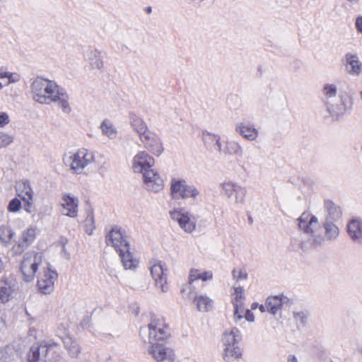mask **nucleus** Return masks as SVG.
<instances>
[{
	"mask_svg": "<svg viewBox=\"0 0 362 362\" xmlns=\"http://www.w3.org/2000/svg\"><path fill=\"white\" fill-rule=\"evenodd\" d=\"M324 95V103L325 106L332 102H335L337 93V86L332 83H327L324 86L322 89Z\"/></svg>",
	"mask_w": 362,
	"mask_h": 362,
	"instance_id": "nucleus-35",
	"label": "nucleus"
},
{
	"mask_svg": "<svg viewBox=\"0 0 362 362\" xmlns=\"http://www.w3.org/2000/svg\"><path fill=\"white\" fill-rule=\"evenodd\" d=\"M64 163L69 167L74 174H81L83 169L94 161V154L87 149L82 148L75 153L69 152L63 158Z\"/></svg>",
	"mask_w": 362,
	"mask_h": 362,
	"instance_id": "nucleus-5",
	"label": "nucleus"
},
{
	"mask_svg": "<svg viewBox=\"0 0 362 362\" xmlns=\"http://www.w3.org/2000/svg\"><path fill=\"white\" fill-rule=\"evenodd\" d=\"M188 279L190 282H194L197 280H202V281H211L213 279V272L211 271L192 269L189 272Z\"/></svg>",
	"mask_w": 362,
	"mask_h": 362,
	"instance_id": "nucleus-31",
	"label": "nucleus"
},
{
	"mask_svg": "<svg viewBox=\"0 0 362 362\" xmlns=\"http://www.w3.org/2000/svg\"><path fill=\"white\" fill-rule=\"evenodd\" d=\"M83 230L86 233L90 235L95 228V218L93 210L86 211V216L83 224Z\"/></svg>",
	"mask_w": 362,
	"mask_h": 362,
	"instance_id": "nucleus-39",
	"label": "nucleus"
},
{
	"mask_svg": "<svg viewBox=\"0 0 362 362\" xmlns=\"http://www.w3.org/2000/svg\"><path fill=\"white\" fill-rule=\"evenodd\" d=\"M242 339L240 331L237 327H233L224 332L222 336L223 358L226 361L238 359L242 356V350L238 346Z\"/></svg>",
	"mask_w": 362,
	"mask_h": 362,
	"instance_id": "nucleus-4",
	"label": "nucleus"
},
{
	"mask_svg": "<svg viewBox=\"0 0 362 362\" xmlns=\"http://www.w3.org/2000/svg\"><path fill=\"white\" fill-rule=\"evenodd\" d=\"M36 238V231L34 228H28L24 230L17 245L13 246V250L16 254H20L31 245Z\"/></svg>",
	"mask_w": 362,
	"mask_h": 362,
	"instance_id": "nucleus-20",
	"label": "nucleus"
},
{
	"mask_svg": "<svg viewBox=\"0 0 362 362\" xmlns=\"http://www.w3.org/2000/svg\"><path fill=\"white\" fill-rule=\"evenodd\" d=\"M19 81V74L6 71L2 69H0V89H2L5 86H7L11 83H16Z\"/></svg>",
	"mask_w": 362,
	"mask_h": 362,
	"instance_id": "nucleus-34",
	"label": "nucleus"
},
{
	"mask_svg": "<svg viewBox=\"0 0 362 362\" xmlns=\"http://www.w3.org/2000/svg\"><path fill=\"white\" fill-rule=\"evenodd\" d=\"M21 207L22 204L21 200L15 197L9 202L7 209L9 212L16 213L20 211Z\"/></svg>",
	"mask_w": 362,
	"mask_h": 362,
	"instance_id": "nucleus-47",
	"label": "nucleus"
},
{
	"mask_svg": "<svg viewBox=\"0 0 362 362\" xmlns=\"http://www.w3.org/2000/svg\"><path fill=\"white\" fill-rule=\"evenodd\" d=\"M298 226L303 232L302 247L305 248H317L322 245L325 240L332 242L339 236V228L336 222L323 221L324 235L321 232V225L317 216L304 211L297 218Z\"/></svg>",
	"mask_w": 362,
	"mask_h": 362,
	"instance_id": "nucleus-1",
	"label": "nucleus"
},
{
	"mask_svg": "<svg viewBox=\"0 0 362 362\" xmlns=\"http://www.w3.org/2000/svg\"><path fill=\"white\" fill-rule=\"evenodd\" d=\"M107 245H111L118 252L122 249H126L130 246L125 231L118 226H115L109 232L106 237Z\"/></svg>",
	"mask_w": 362,
	"mask_h": 362,
	"instance_id": "nucleus-13",
	"label": "nucleus"
},
{
	"mask_svg": "<svg viewBox=\"0 0 362 362\" xmlns=\"http://www.w3.org/2000/svg\"><path fill=\"white\" fill-rule=\"evenodd\" d=\"M234 292L232 293L233 305L235 304H244L245 300V290L240 286H233Z\"/></svg>",
	"mask_w": 362,
	"mask_h": 362,
	"instance_id": "nucleus-42",
	"label": "nucleus"
},
{
	"mask_svg": "<svg viewBox=\"0 0 362 362\" xmlns=\"http://www.w3.org/2000/svg\"><path fill=\"white\" fill-rule=\"evenodd\" d=\"M154 163L153 158L146 151H140L133 158L132 169L134 173H144L146 170H151Z\"/></svg>",
	"mask_w": 362,
	"mask_h": 362,
	"instance_id": "nucleus-14",
	"label": "nucleus"
},
{
	"mask_svg": "<svg viewBox=\"0 0 362 362\" xmlns=\"http://www.w3.org/2000/svg\"><path fill=\"white\" fill-rule=\"evenodd\" d=\"M167 327L163 320H152L148 327L140 329V335L145 342L149 344L147 350L157 362H174V351L163 346V342L168 337Z\"/></svg>",
	"mask_w": 362,
	"mask_h": 362,
	"instance_id": "nucleus-3",
	"label": "nucleus"
},
{
	"mask_svg": "<svg viewBox=\"0 0 362 362\" xmlns=\"http://www.w3.org/2000/svg\"><path fill=\"white\" fill-rule=\"evenodd\" d=\"M259 310H260L262 313H264V312H265V311L267 310V307H266V305L264 306V305H260L259 306Z\"/></svg>",
	"mask_w": 362,
	"mask_h": 362,
	"instance_id": "nucleus-55",
	"label": "nucleus"
},
{
	"mask_svg": "<svg viewBox=\"0 0 362 362\" xmlns=\"http://www.w3.org/2000/svg\"><path fill=\"white\" fill-rule=\"evenodd\" d=\"M144 148L156 156H160L163 151V143L160 136L156 132L148 130L139 138Z\"/></svg>",
	"mask_w": 362,
	"mask_h": 362,
	"instance_id": "nucleus-11",
	"label": "nucleus"
},
{
	"mask_svg": "<svg viewBox=\"0 0 362 362\" xmlns=\"http://www.w3.org/2000/svg\"><path fill=\"white\" fill-rule=\"evenodd\" d=\"M16 192L22 199H33L34 192L30 182L26 180H21L17 183Z\"/></svg>",
	"mask_w": 362,
	"mask_h": 362,
	"instance_id": "nucleus-30",
	"label": "nucleus"
},
{
	"mask_svg": "<svg viewBox=\"0 0 362 362\" xmlns=\"http://www.w3.org/2000/svg\"><path fill=\"white\" fill-rule=\"evenodd\" d=\"M295 316L297 320L300 319L303 323L304 322L303 319L306 317L303 312L296 313Z\"/></svg>",
	"mask_w": 362,
	"mask_h": 362,
	"instance_id": "nucleus-53",
	"label": "nucleus"
},
{
	"mask_svg": "<svg viewBox=\"0 0 362 362\" xmlns=\"http://www.w3.org/2000/svg\"><path fill=\"white\" fill-rule=\"evenodd\" d=\"M346 230L349 237L354 243L362 244V221L361 219H351L347 223Z\"/></svg>",
	"mask_w": 362,
	"mask_h": 362,
	"instance_id": "nucleus-22",
	"label": "nucleus"
},
{
	"mask_svg": "<svg viewBox=\"0 0 362 362\" xmlns=\"http://www.w3.org/2000/svg\"><path fill=\"white\" fill-rule=\"evenodd\" d=\"M345 69L351 76H358L362 70V63L356 54L348 53L345 56Z\"/></svg>",
	"mask_w": 362,
	"mask_h": 362,
	"instance_id": "nucleus-25",
	"label": "nucleus"
},
{
	"mask_svg": "<svg viewBox=\"0 0 362 362\" xmlns=\"http://www.w3.org/2000/svg\"><path fill=\"white\" fill-rule=\"evenodd\" d=\"M287 362H298V361L295 356L289 355L287 358Z\"/></svg>",
	"mask_w": 362,
	"mask_h": 362,
	"instance_id": "nucleus-54",
	"label": "nucleus"
},
{
	"mask_svg": "<svg viewBox=\"0 0 362 362\" xmlns=\"http://www.w3.org/2000/svg\"><path fill=\"white\" fill-rule=\"evenodd\" d=\"M100 129L103 134L105 135L109 139H114L117 137V129L110 120H104L100 124Z\"/></svg>",
	"mask_w": 362,
	"mask_h": 362,
	"instance_id": "nucleus-37",
	"label": "nucleus"
},
{
	"mask_svg": "<svg viewBox=\"0 0 362 362\" xmlns=\"http://www.w3.org/2000/svg\"><path fill=\"white\" fill-rule=\"evenodd\" d=\"M257 303H253L252 304V305H251V308H252V310H255V309H256V308H257Z\"/></svg>",
	"mask_w": 362,
	"mask_h": 362,
	"instance_id": "nucleus-57",
	"label": "nucleus"
},
{
	"mask_svg": "<svg viewBox=\"0 0 362 362\" xmlns=\"http://www.w3.org/2000/svg\"><path fill=\"white\" fill-rule=\"evenodd\" d=\"M249 160H250V157L249 156H246L245 158V159L243 161H241L240 166L244 170H246L249 167V165H250Z\"/></svg>",
	"mask_w": 362,
	"mask_h": 362,
	"instance_id": "nucleus-52",
	"label": "nucleus"
},
{
	"mask_svg": "<svg viewBox=\"0 0 362 362\" xmlns=\"http://www.w3.org/2000/svg\"><path fill=\"white\" fill-rule=\"evenodd\" d=\"M243 149L238 141L235 140H227L225 141L224 146H222L221 153L226 156H235L241 157L243 156Z\"/></svg>",
	"mask_w": 362,
	"mask_h": 362,
	"instance_id": "nucleus-27",
	"label": "nucleus"
},
{
	"mask_svg": "<svg viewBox=\"0 0 362 362\" xmlns=\"http://www.w3.org/2000/svg\"><path fill=\"white\" fill-rule=\"evenodd\" d=\"M244 317L247 322H252L255 321L254 314L250 310L246 309Z\"/></svg>",
	"mask_w": 362,
	"mask_h": 362,
	"instance_id": "nucleus-50",
	"label": "nucleus"
},
{
	"mask_svg": "<svg viewBox=\"0 0 362 362\" xmlns=\"http://www.w3.org/2000/svg\"><path fill=\"white\" fill-rule=\"evenodd\" d=\"M79 201L77 197L69 194L63 195L61 206L62 214L71 218H75L78 215Z\"/></svg>",
	"mask_w": 362,
	"mask_h": 362,
	"instance_id": "nucleus-17",
	"label": "nucleus"
},
{
	"mask_svg": "<svg viewBox=\"0 0 362 362\" xmlns=\"http://www.w3.org/2000/svg\"><path fill=\"white\" fill-rule=\"evenodd\" d=\"M247 190L245 187H240L236 189L235 192L233 194L234 201L237 204H242L245 200V197L246 195Z\"/></svg>",
	"mask_w": 362,
	"mask_h": 362,
	"instance_id": "nucleus-45",
	"label": "nucleus"
},
{
	"mask_svg": "<svg viewBox=\"0 0 362 362\" xmlns=\"http://www.w3.org/2000/svg\"><path fill=\"white\" fill-rule=\"evenodd\" d=\"M235 132L247 141H253L259 136V131L255 125L249 122H238L235 124Z\"/></svg>",
	"mask_w": 362,
	"mask_h": 362,
	"instance_id": "nucleus-19",
	"label": "nucleus"
},
{
	"mask_svg": "<svg viewBox=\"0 0 362 362\" xmlns=\"http://www.w3.org/2000/svg\"><path fill=\"white\" fill-rule=\"evenodd\" d=\"M188 183L182 178L173 177L170 182V195L173 199H182Z\"/></svg>",
	"mask_w": 362,
	"mask_h": 362,
	"instance_id": "nucleus-23",
	"label": "nucleus"
},
{
	"mask_svg": "<svg viewBox=\"0 0 362 362\" xmlns=\"http://www.w3.org/2000/svg\"><path fill=\"white\" fill-rule=\"evenodd\" d=\"M125 269L134 270L139 265V259L130 251V246L118 252Z\"/></svg>",
	"mask_w": 362,
	"mask_h": 362,
	"instance_id": "nucleus-24",
	"label": "nucleus"
},
{
	"mask_svg": "<svg viewBox=\"0 0 362 362\" xmlns=\"http://www.w3.org/2000/svg\"><path fill=\"white\" fill-rule=\"evenodd\" d=\"M358 352L362 355V345L358 347Z\"/></svg>",
	"mask_w": 362,
	"mask_h": 362,
	"instance_id": "nucleus-58",
	"label": "nucleus"
},
{
	"mask_svg": "<svg viewBox=\"0 0 362 362\" xmlns=\"http://www.w3.org/2000/svg\"><path fill=\"white\" fill-rule=\"evenodd\" d=\"M202 138L204 146L207 148H213L218 153L222 152L221 138L219 134H214L208 131H203Z\"/></svg>",
	"mask_w": 362,
	"mask_h": 362,
	"instance_id": "nucleus-26",
	"label": "nucleus"
},
{
	"mask_svg": "<svg viewBox=\"0 0 362 362\" xmlns=\"http://www.w3.org/2000/svg\"><path fill=\"white\" fill-rule=\"evenodd\" d=\"M63 343L71 357L76 358L81 353V346L76 339L70 337H66L63 339Z\"/></svg>",
	"mask_w": 362,
	"mask_h": 362,
	"instance_id": "nucleus-33",
	"label": "nucleus"
},
{
	"mask_svg": "<svg viewBox=\"0 0 362 362\" xmlns=\"http://www.w3.org/2000/svg\"><path fill=\"white\" fill-rule=\"evenodd\" d=\"M353 97L351 94L341 93L335 102L326 106L327 110L333 119L339 120L346 114H349L353 109Z\"/></svg>",
	"mask_w": 362,
	"mask_h": 362,
	"instance_id": "nucleus-8",
	"label": "nucleus"
},
{
	"mask_svg": "<svg viewBox=\"0 0 362 362\" xmlns=\"http://www.w3.org/2000/svg\"><path fill=\"white\" fill-rule=\"evenodd\" d=\"M325 215L323 221L337 222L341 217V208L332 201L327 199L324 202Z\"/></svg>",
	"mask_w": 362,
	"mask_h": 362,
	"instance_id": "nucleus-21",
	"label": "nucleus"
},
{
	"mask_svg": "<svg viewBox=\"0 0 362 362\" xmlns=\"http://www.w3.org/2000/svg\"><path fill=\"white\" fill-rule=\"evenodd\" d=\"M147 12H148V13L151 12V7H148V8H147Z\"/></svg>",
	"mask_w": 362,
	"mask_h": 362,
	"instance_id": "nucleus-60",
	"label": "nucleus"
},
{
	"mask_svg": "<svg viewBox=\"0 0 362 362\" xmlns=\"http://www.w3.org/2000/svg\"><path fill=\"white\" fill-rule=\"evenodd\" d=\"M10 122L9 116L6 112L0 113V128H3Z\"/></svg>",
	"mask_w": 362,
	"mask_h": 362,
	"instance_id": "nucleus-48",
	"label": "nucleus"
},
{
	"mask_svg": "<svg viewBox=\"0 0 362 362\" xmlns=\"http://www.w3.org/2000/svg\"><path fill=\"white\" fill-rule=\"evenodd\" d=\"M194 303L198 311L206 313L212 310L214 300L206 294H199L195 298Z\"/></svg>",
	"mask_w": 362,
	"mask_h": 362,
	"instance_id": "nucleus-29",
	"label": "nucleus"
},
{
	"mask_svg": "<svg viewBox=\"0 0 362 362\" xmlns=\"http://www.w3.org/2000/svg\"><path fill=\"white\" fill-rule=\"evenodd\" d=\"M171 219L187 233H192L196 228L195 218L182 208L173 209L169 211Z\"/></svg>",
	"mask_w": 362,
	"mask_h": 362,
	"instance_id": "nucleus-10",
	"label": "nucleus"
},
{
	"mask_svg": "<svg viewBox=\"0 0 362 362\" xmlns=\"http://www.w3.org/2000/svg\"><path fill=\"white\" fill-rule=\"evenodd\" d=\"M58 278L57 271L52 269L49 264L42 268L37 276V288L42 294H50L54 291V283Z\"/></svg>",
	"mask_w": 362,
	"mask_h": 362,
	"instance_id": "nucleus-9",
	"label": "nucleus"
},
{
	"mask_svg": "<svg viewBox=\"0 0 362 362\" xmlns=\"http://www.w3.org/2000/svg\"><path fill=\"white\" fill-rule=\"evenodd\" d=\"M14 235L15 233L10 227L5 226L0 227V240L2 243L8 244Z\"/></svg>",
	"mask_w": 362,
	"mask_h": 362,
	"instance_id": "nucleus-43",
	"label": "nucleus"
},
{
	"mask_svg": "<svg viewBox=\"0 0 362 362\" xmlns=\"http://www.w3.org/2000/svg\"><path fill=\"white\" fill-rule=\"evenodd\" d=\"M356 26L358 31L362 34V17H358L356 18Z\"/></svg>",
	"mask_w": 362,
	"mask_h": 362,
	"instance_id": "nucleus-51",
	"label": "nucleus"
},
{
	"mask_svg": "<svg viewBox=\"0 0 362 362\" xmlns=\"http://www.w3.org/2000/svg\"><path fill=\"white\" fill-rule=\"evenodd\" d=\"M247 270L243 267H237L232 270V278L236 283L247 280Z\"/></svg>",
	"mask_w": 362,
	"mask_h": 362,
	"instance_id": "nucleus-41",
	"label": "nucleus"
},
{
	"mask_svg": "<svg viewBox=\"0 0 362 362\" xmlns=\"http://www.w3.org/2000/svg\"><path fill=\"white\" fill-rule=\"evenodd\" d=\"M18 288V282L12 277L0 280V302H8Z\"/></svg>",
	"mask_w": 362,
	"mask_h": 362,
	"instance_id": "nucleus-16",
	"label": "nucleus"
},
{
	"mask_svg": "<svg viewBox=\"0 0 362 362\" xmlns=\"http://www.w3.org/2000/svg\"><path fill=\"white\" fill-rule=\"evenodd\" d=\"M283 296H269L266 300L267 311L272 315H276L283 304Z\"/></svg>",
	"mask_w": 362,
	"mask_h": 362,
	"instance_id": "nucleus-32",
	"label": "nucleus"
},
{
	"mask_svg": "<svg viewBox=\"0 0 362 362\" xmlns=\"http://www.w3.org/2000/svg\"><path fill=\"white\" fill-rule=\"evenodd\" d=\"M43 255L41 252H28L23 256L21 262V272L25 282L34 280L38 269L42 264Z\"/></svg>",
	"mask_w": 362,
	"mask_h": 362,
	"instance_id": "nucleus-7",
	"label": "nucleus"
},
{
	"mask_svg": "<svg viewBox=\"0 0 362 362\" xmlns=\"http://www.w3.org/2000/svg\"><path fill=\"white\" fill-rule=\"evenodd\" d=\"M150 272L152 279L154 281L155 286L160 289L163 293L167 292L168 286V268L165 264L161 262H157L150 267Z\"/></svg>",
	"mask_w": 362,
	"mask_h": 362,
	"instance_id": "nucleus-12",
	"label": "nucleus"
},
{
	"mask_svg": "<svg viewBox=\"0 0 362 362\" xmlns=\"http://www.w3.org/2000/svg\"><path fill=\"white\" fill-rule=\"evenodd\" d=\"M239 187L240 185L231 181L224 182L221 184V189L224 194L228 198L233 197V194Z\"/></svg>",
	"mask_w": 362,
	"mask_h": 362,
	"instance_id": "nucleus-40",
	"label": "nucleus"
},
{
	"mask_svg": "<svg viewBox=\"0 0 362 362\" xmlns=\"http://www.w3.org/2000/svg\"><path fill=\"white\" fill-rule=\"evenodd\" d=\"M84 60L90 70L100 71L104 66L103 57L101 52L95 48L88 49L84 53Z\"/></svg>",
	"mask_w": 362,
	"mask_h": 362,
	"instance_id": "nucleus-18",
	"label": "nucleus"
},
{
	"mask_svg": "<svg viewBox=\"0 0 362 362\" xmlns=\"http://www.w3.org/2000/svg\"><path fill=\"white\" fill-rule=\"evenodd\" d=\"M3 362H16L14 360L9 358L8 361H4Z\"/></svg>",
	"mask_w": 362,
	"mask_h": 362,
	"instance_id": "nucleus-59",
	"label": "nucleus"
},
{
	"mask_svg": "<svg viewBox=\"0 0 362 362\" xmlns=\"http://www.w3.org/2000/svg\"><path fill=\"white\" fill-rule=\"evenodd\" d=\"M143 178L145 187L148 191L157 193L163 189V180L154 170H146L143 173Z\"/></svg>",
	"mask_w": 362,
	"mask_h": 362,
	"instance_id": "nucleus-15",
	"label": "nucleus"
},
{
	"mask_svg": "<svg viewBox=\"0 0 362 362\" xmlns=\"http://www.w3.org/2000/svg\"><path fill=\"white\" fill-rule=\"evenodd\" d=\"M233 321L235 323L238 324L244 317L245 310L244 304H235L233 305Z\"/></svg>",
	"mask_w": 362,
	"mask_h": 362,
	"instance_id": "nucleus-44",
	"label": "nucleus"
},
{
	"mask_svg": "<svg viewBox=\"0 0 362 362\" xmlns=\"http://www.w3.org/2000/svg\"><path fill=\"white\" fill-rule=\"evenodd\" d=\"M13 142V136L8 133L0 132V148H5Z\"/></svg>",
	"mask_w": 362,
	"mask_h": 362,
	"instance_id": "nucleus-46",
	"label": "nucleus"
},
{
	"mask_svg": "<svg viewBox=\"0 0 362 362\" xmlns=\"http://www.w3.org/2000/svg\"><path fill=\"white\" fill-rule=\"evenodd\" d=\"M30 94L33 100L41 105L57 104L62 112H71L70 96L63 87L55 81L43 77H37L30 84Z\"/></svg>",
	"mask_w": 362,
	"mask_h": 362,
	"instance_id": "nucleus-2",
	"label": "nucleus"
},
{
	"mask_svg": "<svg viewBox=\"0 0 362 362\" xmlns=\"http://www.w3.org/2000/svg\"><path fill=\"white\" fill-rule=\"evenodd\" d=\"M25 202L24 204V209L28 213H31L33 211V199H23Z\"/></svg>",
	"mask_w": 362,
	"mask_h": 362,
	"instance_id": "nucleus-49",
	"label": "nucleus"
},
{
	"mask_svg": "<svg viewBox=\"0 0 362 362\" xmlns=\"http://www.w3.org/2000/svg\"><path fill=\"white\" fill-rule=\"evenodd\" d=\"M192 283L188 281V283L183 284L181 288V293L184 299L192 300L194 303L195 298L199 294H197L196 288L192 285Z\"/></svg>",
	"mask_w": 362,
	"mask_h": 362,
	"instance_id": "nucleus-36",
	"label": "nucleus"
},
{
	"mask_svg": "<svg viewBox=\"0 0 362 362\" xmlns=\"http://www.w3.org/2000/svg\"><path fill=\"white\" fill-rule=\"evenodd\" d=\"M361 99H362V90L361 91Z\"/></svg>",
	"mask_w": 362,
	"mask_h": 362,
	"instance_id": "nucleus-61",
	"label": "nucleus"
},
{
	"mask_svg": "<svg viewBox=\"0 0 362 362\" xmlns=\"http://www.w3.org/2000/svg\"><path fill=\"white\" fill-rule=\"evenodd\" d=\"M56 344L44 342L31 346L28 355V362H59L61 357L55 349Z\"/></svg>",
	"mask_w": 362,
	"mask_h": 362,
	"instance_id": "nucleus-6",
	"label": "nucleus"
},
{
	"mask_svg": "<svg viewBox=\"0 0 362 362\" xmlns=\"http://www.w3.org/2000/svg\"><path fill=\"white\" fill-rule=\"evenodd\" d=\"M189 2L191 3H194V4H200L202 3V1H204V0H188Z\"/></svg>",
	"mask_w": 362,
	"mask_h": 362,
	"instance_id": "nucleus-56",
	"label": "nucleus"
},
{
	"mask_svg": "<svg viewBox=\"0 0 362 362\" xmlns=\"http://www.w3.org/2000/svg\"><path fill=\"white\" fill-rule=\"evenodd\" d=\"M201 191L194 185L188 184L185 189L182 199H190L193 202H197L201 197Z\"/></svg>",
	"mask_w": 362,
	"mask_h": 362,
	"instance_id": "nucleus-38",
	"label": "nucleus"
},
{
	"mask_svg": "<svg viewBox=\"0 0 362 362\" xmlns=\"http://www.w3.org/2000/svg\"><path fill=\"white\" fill-rule=\"evenodd\" d=\"M129 122L133 130L138 134L139 138L150 130L145 121L135 114H130Z\"/></svg>",
	"mask_w": 362,
	"mask_h": 362,
	"instance_id": "nucleus-28",
	"label": "nucleus"
}]
</instances>
